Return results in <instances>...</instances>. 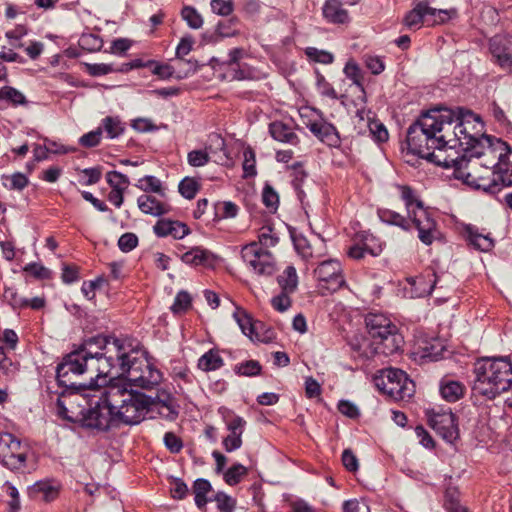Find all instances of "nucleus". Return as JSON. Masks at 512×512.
Masks as SVG:
<instances>
[{
	"label": "nucleus",
	"instance_id": "58836bf2",
	"mask_svg": "<svg viewBox=\"0 0 512 512\" xmlns=\"http://www.w3.org/2000/svg\"><path fill=\"white\" fill-rule=\"evenodd\" d=\"M200 181L194 177H185L178 185L179 193L186 199H193L200 190Z\"/></svg>",
	"mask_w": 512,
	"mask_h": 512
},
{
	"label": "nucleus",
	"instance_id": "4c0bfd02",
	"mask_svg": "<svg viewBox=\"0 0 512 512\" xmlns=\"http://www.w3.org/2000/svg\"><path fill=\"white\" fill-rule=\"evenodd\" d=\"M211 484L208 480L199 478L193 484V493L195 494V504L202 509L207 504L206 495L211 490Z\"/></svg>",
	"mask_w": 512,
	"mask_h": 512
},
{
	"label": "nucleus",
	"instance_id": "2f4dec72",
	"mask_svg": "<svg viewBox=\"0 0 512 512\" xmlns=\"http://www.w3.org/2000/svg\"><path fill=\"white\" fill-rule=\"evenodd\" d=\"M277 282L283 291L294 293L298 286V276L295 267L292 265L287 266L282 274L278 276Z\"/></svg>",
	"mask_w": 512,
	"mask_h": 512
},
{
	"label": "nucleus",
	"instance_id": "37998d69",
	"mask_svg": "<svg viewBox=\"0 0 512 512\" xmlns=\"http://www.w3.org/2000/svg\"><path fill=\"white\" fill-rule=\"evenodd\" d=\"M181 17L192 29H200L203 26V18L192 6H184L181 10Z\"/></svg>",
	"mask_w": 512,
	"mask_h": 512
},
{
	"label": "nucleus",
	"instance_id": "6e6d98bb",
	"mask_svg": "<svg viewBox=\"0 0 512 512\" xmlns=\"http://www.w3.org/2000/svg\"><path fill=\"white\" fill-rule=\"evenodd\" d=\"M23 270L24 272L39 280L51 278V271L39 263H29L24 267Z\"/></svg>",
	"mask_w": 512,
	"mask_h": 512
},
{
	"label": "nucleus",
	"instance_id": "0eeeda50",
	"mask_svg": "<svg viewBox=\"0 0 512 512\" xmlns=\"http://www.w3.org/2000/svg\"><path fill=\"white\" fill-rule=\"evenodd\" d=\"M480 157L462 154L455 162L440 166L453 168L454 177L468 186L495 193L500 187L496 168H494L495 163L492 160L491 166H487L479 161Z\"/></svg>",
	"mask_w": 512,
	"mask_h": 512
},
{
	"label": "nucleus",
	"instance_id": "603ef678",
	"mask_svg": "<svg viewBox=\"0 0 512 512\" xmlns=\"http://www.w3.org/2000/svg\"><path fill=\"white\" fill-rule=\"evenodd\" d=\"M191 296L186 291H180L174 300L171 310L174 314L186 312L191 306Z\"/></svg>",
	"mask_w": 512,
	"mask_h": 512
},
{
	"label": "nucleus",
	"instance_id": "b1692460",
	"mask_svg": "<svg viewBox=\"0 0 512 512\" xmlns=\"http://www.w3.org/2000/svg\"><path fill=\"white\" fill-rule=\"evenodd\" d=\"M269 133L271 137L278 142L288 143L291 145H297L299 143V138L291 126L281 121H274L270 123Z\"/></svg>",
	"mask_w": 512,
	"mask_h": 512
},
{
	"label": "nucleus",
	"instance_id": "f704fd0d",
	"mask_svg": "<svg viewBox=\"0 0 512 512\" xmlns=\"http://www.w3.org/2000/svg\"><path fill=\"white\" fill-rule=\"evenodd\" d=\"M219 413L222 414L229 432H239L243 434L246 421L242 417L235 415L225 407L219 408Z\"/></svg>",
	"mask_w": 512,
	"mask_h": 512
},
{
	"label": "nucleus",
	"instance_id": "0e129e2a",
	"mask_svg": "<svg viewBox=\"0 0 512 512\" xmlns=\"http://www.w3.org/2000/svg\"><path fill=\"white\" fill-rule=\"evenodd\" d=\"M138 187L145 192H160L161 181L155 176H145L139 180Z\"/></svg>",
	"mask_w": 512,
	"mask_h": 512
},
{
	"label": "nucleus",
	"instance_id": "4d7b16f0",
	"mask_svg": "<svg viewBox=\"0 0 512 512\" xmlns=\"http://www.w3.org/2000/svg\"><path fill=\"white\" fill-rule=\"evenodd\" d=\"M101 169L99 167L86 168L80 173V183L83 185H93L101 179Z\"/></svg>",
	"mask_w": 512,
	"mask_h": 512
},
{
	"label": "nucleus",
	"instance_id": "473e14b6",
	"mask_svg": "<svg viewBox=\"0 0 512 512\" xmlns=\"http://www.w3.org/2000/svg\"><path fill=\"white\" fill-rule=\"evenodd\" d=\"M19 371V364L9 358L3 346H0V376H4L6 380H12L15 378Z\"/></svg>",
	"mask_w": 512,
	"mask_h": 512
},
{
	"label": "nucleus",
	"instance_id": "680f3d73",
	"mask_svg": "<svg viewBox=\"0 0 512 512\" xmlns=\"http://www.w3.org/2000/svg\"><path fill=\"white\" fill-rule=\"evenodd\" d=\"M102 137V128L98 127L96 130L90 131L80 137L79 143L83 147L91 148L97 146Z\"/></svg>",
	"mask_w": 512,
	"mask_h": 512
},
{
	"label": "nucleus",
	"instance_id": "bb28decb",
	"mask_svg": "<svg viewBox=\"0 0 512 512\" xmlns=\"http://www.w3.org/2000/svg\"><path fill=\"white\" fill-rule=\"evenodd\" d=\"M28 103L25 95L11 86L0 88V109H4L7 105L19 106Z\"/></svg>",
	"mask_w": 512,
	"mask_h": 512
},
{
	"label": "nucleus",
	"instance_id": "ea45409f",
	"mask_svg": "<svg viewBox=\"0 0 512 512\" xmlns=\"http://www.w3.org/2000/svg\"><path fill=\"white\" fill-rule=\"evenodd\" d=\"M248 469L240 463L233 464L223 473L224 481L230 485L235 486L245 477Z\"/></svg>",
	"mask_w": 512,
	"mask_h": 512
},
{
	"label": "nucleus",
	"instance_id": "39448f33",
	"mask_svg": "<svg viewBox=\"0 0 512 512\" xmlns=\"http://www.w3.org/2000/svg\"><path fill=\"white\" fill-rule=\"evenodd\" d=\"M474 374V396L493 400L511 388L512 363L507 358L482 359L475 364Z\"/></svg>",
	"mask_w": 512,
	"mask_h": 512
},
{
	"label": "nucleus",
	"instance_id": "864d4df0",
	"mask_svg": "<svg viewBox=\"0 0 512 512\" xmlns=\"http://www.w3.org/2000/svg\"><path fill=\"white\" fill-rule=\"evenodd\" d=\"M209 160L210 156L206 150L196 149L187 154V162L192 167H203Z\"/></svg>",
	"mask_w": 512,
	"mask_h": 512
},
{
	"label": "nucleus",
	"instance_id": "a19ab883",
	"mask_svg": "<svg viewBox=\"0 0 512 512\" xmlns=\"http://www.w3.org/2000/svg\"><path fill=\"white\" fill-rule=\"evenodd\" d=\"M43 495L44 501H52L57 496V490L48 482L39 481L29 488V494L36 497L38 494Z\"/></svg>",
	"mask_w": 512,
	"mask_h": 512
},
{
	"label": "nucleus",
	"instance_id": "cd10ccee",
	"mask_svg": "<svg viewBox=\"0 0 512 512\" xmlns=\"http://www.w3.org/2000/svg\"><path fill=\"white\" fill-rule=\"evenodd\" d=\"M377 214L379 219L385 224L397 226L404 231L411 229V220L398 212L390 209H378Z\"/></svg>",
	"mask_w": 512,
	"mask_h": 512
},
{
	"label": "nucleus",
	"instance_id": "f8f14e48",
	"mask_svg": "<svg viewBox=\"0 0 512 512\" xmlns=\"http://www.w3.org/2000/svg\"><path fill=\"white\" fill-rule=\"evenodd\" d=\"M243 261L254 273L262 276H271L276 271V262L272 253L263 249L257 242H251L242 247Z\"/></svg>",
	"mask_w": 512,
	"mask_h": 512
},
{
	"label": "nucleus",
	"instance_id": "bf43d9fd",
	"mask_svg": "<svg viewBox=\"0 0 512 512\" xmlns=\"http://www.w3.org/2000/svg\"><path fill=\"white\" fill-rule=\"evenodd\" d=\"M257 243L261 247H273L278 243V237L273 234V229L270 226H264L259 231Z\"/></svg>",
	"mask_w": 512,
	"mask_h": 512
},
{
	"label": "nucleus",
	"instance_id": "e433bc0d",
	"mask_svg": "<svg viewBox=\"0 0 512 512\" xmlns=\"http://www.w3.org/2000/svg\"><path fill=\"white\" fill-rule=\"evenodd\" d=\"M468 240L469 243L476 249L486 252L492 249L494 243L493 240L488 235H483L473 230L472 228H468Z\"/></svg>",
	"mask_w": 512,
	"mask_h": 512
},
{
	"label": "nucleus",
	"instance_id": "69168bd1",
	"mask_svg": "<svg viewBox=\"0 0 512 512\" xmlns=\"http://www.w3.org/2000/svg\"><path fill=\"white\" fill-rule=\"evenodd\" d=\"M214 500L221 512H233L235 509V500L223 492H218Z\"/></svg>",
	"mask_w": 512,
	"mask_h": 512
},
{
	"label": "nucleus",
	"instance_id": "c756f323",
	"mask_svg": "<svg viewBox=\"0 0 512 512\" xmlns=\"http://www.w3.org/2000/svg\"><path fill=\"white\" fill-rule=\"evenodd\" d=\"M102 132L107 134V137L114 139L119 137L125 131V124L121 121L119 116H107L102 119L101 126Z\"/></svg>",
	"mask_w": 512,
	"mask_h": 512
},
{
	"label": "nucleus",
	"instance_id": "a18cd8bd",
	"mask_svg": "<svg viewBox=\"0 0 512 512\" xmlns=\"http://www.w3.org/2000/svg\"><path fill=\"white\" fill-rule=\"evenodd\" d=\"M305 55L309 60L321 64H331L334 61V56L332 53L315 47H307L305 49Z\"/></svg>",
	"mask_w": 512,
	"mask_h": 512
},
{
	"label": "nucleus",
	"instance_id": "13d9d810",
	"mask_svg": "<svg viewBox=\"0 0 512 512\" xmlns=\"http://www.w3.org/2000/svg\"><path fill=\"white\" fill-rule=\"evenodd\" d=\"M294 247L297 253L304 259L309 260L313 257L312 248L308 240L303 236L293 238Z\"/></svg>",
	"mask_w": 512,
	"mask_h": 512
},
{
	"label": "nucleus",
	"instance_id": "f3484780",
	"mask_svg": "<svg viewBox=\"0 0 512 512\" xmlns=\"http://www.w3.org/2000/svg\"><path fill=\"white\" fill-rule=\"evenodd\" d=\"M446 12L443 9L430 7L426 2H419L404 17V24L410 29L419 28L428 19V16L440 15L445 18Z\"/></svg>",
	"mask_w": 512,
	"mask_h": 512
},
{
	"label": "nucleus",
	"instance_id": "c85d7f7f",
	"mask_svg": "<svg viewBox=\"0 0 512 512\" xmlns=\"http://www.w3.org/2000/svg\"><path fill=\"white\" fill-rule=\"evenodd\" d=\"M465 391L464 385L459 381L444 380L440 386L442 397L448 402H456L463 397Z\"/></svg>",
	"mask_w": 512,
	"mask_h": 512
},
{
	"label": "nucleus",
	"instance_id": "5fc2aeb1",
	"mask_svg": "<svg viewBox=\"0 0 512 512\" xmlns=\"http://www.w3.org/2000/svg\"><path fill=\"white\" fill-rule=\"evenodd\" d=\"M369 132L373 139L379 143L386 142L389 138L388 131L383 123L378 120L370 121L368 124Z\"/></svg>",
	"mask_w": 512,
	"mask_h": 512
},
{
	"label": "nucleus",
	"instance_id": "338daca9",
	"mask_svg": "<svg viewBox=\"0 0 512 512\" xmlns=\"http://www.w3.org/2000/svg\"><path fill=\"white\" fill-rule=\"evenodd\" d=\"M170 493L173 499L182 500L188 494V486L182 479L173 478Z\"/></svg>",
	"mask_w": 512,
	"mask_h": 512
},
{
	"label": "nucleus",
	"instance_id": "a878e982",
	"mask_svg": "<svg viewBox=\"0 0 512 512\" xmlns=\"http://www.w3.org/2000/svg\"><path fill=\"white\" fill-rule=\"evenodd\" d=\"M233 318L237 322L244 335L248 336L253 341H263V339H261L255 332L257 324L252 321L251 316L247 313L246 310L240 307H236L233 313Z\"/></svg>",
	"mask_w": 512,
	"mask_h": 512
},
{
	"label": "nucleus",
	"instance_id": "052dcab7",
	"mask_svg": "<svg viewBox=\"0 0 512 512\" xmlns=\"http://www.w3.org/2000/svg\"><path fill=\"white\" fill-rule=\"evenodd\" d=\"M256 160L255 153L251 148L244 150L243 170L245 177H252L256 175Z\"/></svg>",
	"mask_w": 512,
	"mask_h": 512
},
{
	"label": "nucleus",
	"instance_id": "393cba45",
	"mask_svg": "<svg viewBox=\"0 0 512 512\" xmlns=\"http://www.w3.org/2000/svg\"><path fill=\"white\" fill-rule=\"evenodd\" d=\"M137 204L143 213L152 216H161L171 211L170 205L157 200L151 195H141L137 200Z\"/></svg>",
	"mask_w": 512,
	"mask_h": 512
},
{
	"label": "nucleus",
	"instance_id": "49530a36",
	"mask_svg": "<svg viewBox=\"0 0 512 512\" xmlns=\"http://www.w3.org/2000/svg\"><path fill=\"white\" fill-rule=\"evenodd\" d=\"M79 45L89 52L99 51L103 46V40L96 34L84 33L79 39Z\"/></svg>",
	"mask_w": 512,
	"mask_h": 512
},
{
	"label": "nucleus",
	"instance_id": "7c9ffc66",
	"mask_svg": "<svg viewBox=\"0 0 512 512\" xmlns=\"http://www.w3.org/2000/svg\"><path fill=\"white\" fill-rule=\"evenodd\" d=\"M224 365V361L216 350H209L198 360L199 369L209 372L215 371Z\"/></svg>",
	"mask_w": 512,
	"mask_h": 512
},
{
	"label": "nucleus",
	"instance_id": "dca6fc26",
	"mask_svg": "<svg viewBox=\"0 0 512 512\" xmlns=\"http://www.w3.org/2000/svg\"><path fill=\"white\" fill-rule=\"evenodd\" d=\"M498 161L495 163L496 177L500 186H512V148L506 142L496 139L494 156Z\"/></svg>",
	"mask_w": 512,
	"mask_h": 512
},
{
	"label": "nucleus",
	"instance_id": "4be33fe9",
	"mask_svg": "<svg viewBox=\"0 0 512 512\" xmlns=\"http://www.w3.org/2000/svg\"><path fill=\"white\" fill-rule=\"evenodd\" d=\"M322 14L325 20L332 24H347L350 22V16L343 8L340 0H326L322 7Z\"/></svg>",
	"mask_w": 512,
	"mask_h": 512
},
{
	"label": "nucleus",
	"instance_id": "f03ea898",
	"mask_svg": "<svg viewBox=\"0 0 512 512\" xmlns=\"http://www.w3.org/2000/svg\"><path fill=\"white\" fill-rule=\"evenodd\" d=\"M115 339L103 335H97L89 338L78 349L71 351L62 358L57 365L56 376L60 386L79 390L91 387L89 385L78 383L76 378L85 374H90L92 381L94 376L110 377L112 370V361H108L109 350L115 347Z\"/></svg>",
	"mask_w": 512,
	"mask_h": 512
},
{
	"label": "nucleus",
	"instance_id": "8fccbe9b",
	"mask_svg": "<svg viewBox=\"0 0 512 512\" xmlns=\"http://www.w3.org/2000/svg\"><path fill=\"white\" fill-rule=\"evenodd\" d=\"M361 243L364 245L366 252L371 256H378L383 250L382 242L372 234L363 235Z\"/></svg>",
	"mask_w": 512,
	"mask_h": 512
},
{
	"label": "nucleus",
	"instance_id": "a211bd4d",
	"mask_svg": "<svg viewBox=\"0 0 512 512\" xmlns=\"http://www.w3.org/2000/svg\"><path fill=\"white\" fill-rule=\"evenodd\" d=\"M151 410L156 407L158 412L164 418L173 421L178 416L175 399L170 392L165 389H159L155 397L150 396Z\"/></svg>",
	"mask_w": 512,
	"mask_h": 512
},
{
	"label": "nucleus",
	"instance_id": "3c124183",
	"mask_svg": "<svg viewBox=\"0 0 512 512\" xmlns=\"http://www.w3.org/2000/svg\"><path fill=\"white\" fill-rule=\"evenodd\" d=\"M106 181L112 189L126 190L129 185L128 177L118 171H109Z\"/></svg>",
	"mask_w": 512,
	"mask_h": 512
},
{
	"label": "nucleus",
	"instance_id": "423d86ee",
	"mask_svg": "<svg viewBox=\"0 0 512 512\" xmlns=\"http://www.w3.org/2000/svg\"><path fill=\"white\" fill-rule=\"evenodd\" d=\"M108 398L109 404L114 407V417L118 426L139 424L151 411L150 396L141 392L120 386H109Z\"/></svg>",
	"mask_w": 512,
	"mask_h": 512
},
{
	"label": "nucleus",
	"instance_id": "4468645a",
	"mask_svg": "<svg viewBox=\"0 0 512 512\" xmlns=\"http://www.w3.org/2000/svg\"><path fill=\"white\" fill-rule=\"evenodd\" d=\"M314 274L321 283V288L331 293L345 285L341 264L335 259L322 261L314 270Z\"/></svg>",
	"mask_w": 512,
	"mask_h": 512
},
{
	"label": "nucleus",
	"instance_id": "f257e3e1",
	"mask_svg": "<svg viewBox=\"0 0 512 512\" xmlns=\"http://www.w3.org/2000/svg\"><path fill=\"white\" fill-rule=\"evenodd\" d=\"M483 123L462 108H434L407 130L409 151L436 165L455 162L462 154L494 156L495 140L483 134Z\"/></svg>",
	"mask_w": 512,
	"mask_h": 512
},
{
	"label": "nucleus",
	"instance_id": "6ab92c4d",
	"mask_svg": "<svg viewBox=\"0 0 512 512\" xmlns=\"http://www.w3.org/2000/svg\"><path fill=\"white\" fill-rule=\"evenodd\" d=\"M78 395L76 393H62L56 402L57 415L69 422H80L83 410L75 411L74 404H76Z\"/></svg>",
	"mask_w": 512,
	"mask_h": 512
},
{
	"label": "nucleus",
	"instance_id": "c03bdc74",
	"mask_svg": "<svg viewBox=\"0 0 512 512\" xmlns=\"http://www.w3.org/2000/svg\"><path fill=\"white\" fill-rule=\"evenodd\" d=\"M262 366L256 360H248L235 365L234 372L241 376L252 377L261 373Z\"/></svg>",
	"mask_w": 512,
	"mask_h": 512
},
{
	"label": "nucleus",
	"instance_id": "c9c22d12",
	"mask_svg": "<svg viewBox=\"0 0 512 512\" xmlns=\"http://www.w3.org/2000/svg\"><path fill=\"white\" fill-rule=\"evenodd\" d=\"M210 255L209 251L200 247H195L184 253L181 259L186 264L199 266L205 265L208 262Z\"/></svg>",
	"mask_w": 512,
	"mask_h": 512
},
{
	"label": "nucleus",
	"instance_id": "1a4fd4ad",
	"mask_svg": "<svg viewBox=\"0 0 512 512\" xmlns=\"http://www.w3.org/2000/svg\"><path fill=\"white\" fill-rule=\"evenodd\" d=\"M375 385L381 392L395 400L409 399L415 392L414 382L398 368L381 370L375 377Z\"/></svg>",
	"mask_w": 512,
	"mask_h": 512
},
{
	"label": "nucleus",
	"instance_id": "7ed1b4c3",
	"mask_svg": "<svg viewBox=\"0 0 512 512\" xmlns=\"http://www.w3.org/2000/svg\"><path fill=\"white\" fill-rule=\"evenodd\" d=\"M115 347L109 350L108 361H112L110 378L125 377L131 385L151 390L158 386L163 374L144 356V353L126 344L122 339H115Z\"/></svg>",
	"mask_w": 512,
	"mask_h": 512
},
{
	"label": "nucleus",
	"instance_id": "6e6552de",
	"mask_svg": "<svg viewBox=\"0 0 512 512\" xmlns=\"http://www.w3.org/2000/svg\"><path fill=\"white\" fill-rule=\"evenodd\" d=\"M398 188L401 199L405 202L408 218L418 230L419 240L427 246L431 245L439 234L435 219L409 186L403 185Z\"/></svg>",
	"mask_w": 512,
	"mask_h": 512
},
{
	"label": "nucleus",
	"instance_id": "2eb2a0df",
	"mask_svg": "<svg viewBox=\"0 0 512 512\" xmlns=\"http://www.w3.org/2000/svg\"><path fill=\"white\" fill-rule=\"evenodd\" d=\"M492 62L503 71L512 73V35L497 34L489 41Z\"/></svg>",
	"mask_w": 512,
	"mask_h": 512
},
{
	"label": "nucleus",
	"instance_id": "72a5a7b5",
	"mask_svg": "<svg viewBox=\"0 0 512 512\" xmlns=\"http://www.w3.org/2000/svg\"><path fill=\"white\" fill-rule=\"evenodd\" d=\"M437 276L434 271H427L425 274L417 277L413 284L418 290L420 295H430L437 284Z\"/></svg>",
	"mask_w": 512,
	"mask_h": 512
},
{
	"label": "nucleus",
	"instance_id": "79ce46f5",
	"mask_svg": "<svg viewBox=\"0 0 512 512\" xmlns=\"http://www.w3.org/2000/svg\"><path fill=\"white\" fill-rule=\"evenodd\" d=\"M344 73L346 77L352 80L353 84L356 85L364 94L365 89L363 86V73L358 64L354 61L347 62L344 67Z\"/></svg>",
	"mask_w": 512,
	"mask_h": 512
},
{
	"label": "nucleus",
	"instance_id": "9b49d317",
	"mask_svg": "<svg viewBox=\"0 0 512 512\" xmlns=\"http://www.w3.org/2000/svg\"><path fill=\"white\" fill-rule=\"evenodd\" d=\"M29 448L11 433L0 434V463L10 470L25 467Z\"/></svg>",
	"mask_w": 512,
	"mask_h": 512
},
{
	"label": "nucleus",
	"instance_id": "774afa93",
	"mask_svg": "<svg viewBox=\"0 0 512 512\" xmlns=\"http://www.w3.org/2000/svg\"><path fill=\"white\" fill-rule=\"evenodd\" d=\"M290 294H292V292L282 290L279 295L273 297L271 300L273 308L279 312L286 311L291 306Z\"/></svg>",
	"mask_w": 512,
	"mask_h": 512
},
{
	"label": "nucleus",
	"instance_id": "aec40b11",
	"mask_svg": "<svg viewBox=\"0 0 512 512\" xmlns=\"http://www.w3.org/2000/svg\"><path fill=\"white\" fill-rule=\"evenodd\" d=\"M310 132L320 141L329 146L337 147L340 144V137L336 127L326 121H311L307 124Z\"/></svg>",
	"mask_w": 512,
	"mask_h": 512
},
{
	"label": "nucleus",
	"instance_id": "de8ad7c7",
	"mask_svg": "<svg viewBox=\"0 0 512 512\" xmlns=\"http://www.w3.org/2000/svg\"><path fill=\"white\" fill-rule=\"evenodd\" d=\"M5 187L11 190H23L28 185V178L22 173H14L12 175L2 177Z\"/></svg>",
	"mask_w": 512,
	"mask_h": 512
},
{
	"label": "nucleus",
	"instance_id": "5701e85b",
	"mask_svg": "<svg viewBox=\"0 0 512 512\" xmlns=\"http://www.w3.org/2000/svg\"><path fill=\"white\" fill-rule=\"evenodd\" d=\"M445 346L438 338L422 340L417 344L415 354L422 359L437 361L442 358Z\"/></svg>",
	"mask_w": 512,
	"mask_h": 512
},
{
	"label": "nucleus",
	"instance_id": "e2e57ef3",
	"mask_svg": "<svg viewBox=\"0 0 512 512\" xmlns=\"http://www.w3.org/2000/svg\"><path fill=\"white\" fill-rule=\"evenodd\" d=\"M138 245V237L134 233H124L118 240V247L122 252H130Z\"/></svg>",
	"mask_w": 512,
	"mask_h": 512
},
{
	"label": "nucleus",
	"instance_id": "09e8293b",
	"mask_svg": "<svg viewBox=\"0 0 512 512\" xmlns=\"http://www.w3.org/2000/svg\"><path fill=\"white\" fill-rule=\"evenodd\" d=\"M262 201L263 204L271 211L275 212L278 209L279 206V195L274 190V188L266 184L263 188L262 192Z\"/></svg>",
	"mask_w": 512,
	"mask_h": 512
},
{
	"label": "nucleus",
	"instance_id": "9d476101",
	"mask_svg": "<svg viewBox=\"0 0 512 512\" xmlns=\"http://www.w3.org/2000/svg\"><path fill=\"white\" fill-rule=\"evenodd\" d=\"M108 387L105 388L95 403L90 408L83 410L80 423L83 427L107 431L113 426H118L114 417V407L108 402Z\"/></svg>",
	"mask_w": 512,
	"mask_h": 512
},
{
	"label": "nucleus",
	"instance_id": "20e7f679",
	"mask_svg": "<svg viewBox=\"0 0 512 512\" xmlns=\"http://www.w3.org/2000/svg\"><path fill=\"white\" fill-rule=\"evenodd\" d=\"M368 333L372 339L371 343L363 340L362 343H351L352 348L359 352V356L370 358L375 354L385 356L397 353L404 344V338L398 328L384 314L369 313L365 318Z\"/></svg>",
	"mask_w": 512,
	"mask_h": 512
},
{
	"label": "nucleus",
	"instance_id": "412c9836",
	"mask_svg": "<svg viewBox=\"0 0 512 512\" xmlns=\"http://www.w3.org/2000/svg\"><path fill=\"white\" fill-rule=\"evenodd\" d=\"M153 231L158 237L172 236L174 239H182L189 233V228L180 221L160 219L153 226Z\"/></svg>",
	"mask_w": 512,
	"mask_h": 512
},
{
	"label": "nucleus",
	"instance_id": "ddd939ff",
	"mask_svg": "<svg viewBox=\"0 0 512 512\" xmlns=\"http://www.w3.org/2000/svg\"><path fill=\"white\" fill-rule=\"evenodd\" d=\"M430 427L447 443H454L459 438L456 416L450 411L431 410L428 414Z\"/></svg>",
	"mask_w": 512,
	"mask_h": 512
}]
</instances>
